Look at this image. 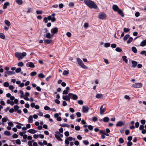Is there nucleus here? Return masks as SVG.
Here are the masks:
<instances>
[{
    "label": "nucleus",
    "mask_w": 146,
    "mask_h": 146,
    "mask_svg": "<svg viewBox=\"0 0 146 146\" xmlns=\"http://www.w3.org/2000/svg\"><path fill=\"white\" fill-rule=\"evenodd\" d=\"M85 4L90 9H97V6L96 5L93 1L90 0H84V1Z\"/></svg>",
    "instance_id": "nucleus-1"
},
{
    "label": "nucleus",
    "mask_w": 146,
    "mask_h": 146,
    "mask_svg": "<svg viewBox=\"0 0 146 146\" xmlns=\"http://www.w3.org/2000/svg\"><path fill=\"white\" fill-rule=\"evenodd\" d=\"M27 53L25 52H23L22 53H19V52H16L15 53V56L17 58H18L19 59H22L24 57L26 56Z\"/></svg>",
    "instance_id": "nucleus-2"
},
{
    "label": "nucleus",
    "mask_w": 146,
    "mask_h": 146,
    "mask_svg": "<svg viewBox=\"0 0 146 146\" xmlns=\"http://www.w3.org/2000/svg\"><path fill=\"white\" fill-rule=\"evenodd\" d=\"M77 61L78 62V64L82 68L84 69L87 68V66L85 65L83 63L82 60L80 58H77Z\"/></svg>",
    "instance_id": "nucleus-3"
},
{
    "label": "nucleus",
    "mask_w": 146,
    "mask_h": 146,
    "mask_svg": "<svg viewBox=\"0 0 146 146\" xmlns=\"http://www.w3.org/2000/svg\"><path fill=\"white\" fill-rule=\"evenodd\" d=\"M106 17V15L104 13L102 12L100 13L98 15V18L102 20L105 19Z\"/></svg>",
    "instance_id": "nucleus-4"
},
{
    "label": "nucleus",
    "mask_w": 146,
    "mask_h": 146,
    "mask_svg": "<svg viewBox=\"0 0 146 146\" xmlns=\"http://www.w3.org/2000/svg\"><path fill=\"white\" fill-rule=\"evenodd\" d=\"M143 84L141 83H137L133 84L132 87L135 88H139L142 87Z\"/></svg>",
    "instance_id": "nucleus-5"
},
{
    "label": "nucleus",
    "mask_w": 146,
    "mask_h": 146,
    "mask_svg": "<svg viewBox=\"0 0 146 146\" xmlns=\"http://www.w3.org/2000/svg\"><path fill=\"white\" fill-rule=\"evenodd\" d=\"M106 108V105L105 104H103L101 106L100 109V113L101 115L104 114V112L105 111Z\"/></svg>",
    "instance_id": "nucleus-6"
},
{
    "label": "nucleus",
    "mask_w": 146,
    "mask_h": 146,
    "mask_svg": "<svg viewBox=\"0 0 146 146\" xmlns=\"http://www.w3.org/2000/svg\"><path fill=\"white\" fill-rule=\"evenodd\" d=\"M72 94L71 93H70L68 94V95L63 96L62 99L66 101H69L70 102V95Z\"/></svg>",
    "instance_id": "nucleus-7"
},
{
    "label": "nucleus",
    "mask_w": 146,
    "mask_h": 146,
    "mask_svg": "<svg viewBox=\"0 0 146 146\" xmlns=\"http://www.w3.org/2000/svg\"><path fill=\"white\" fill-rule=\"evenodd\" d=\"M51 32L53 35L54 34L57 33L58 32V29L56 27H54L51 29Z\"/></svg>",
    "instance_id": "nucleus-8"
},
{
    "label": "nucleus",
    "mask_w": 146,
    "mask_h": 146,
    "mask_svg": "<svg viewBox=\"0 0 146 146\" xmlns=\"http://www.w3.org/2000/svg\"><path fill=\"white\" fill-rule=\"evenodd\" d=\"M82 110L83 113H87L88 111L89 108L87 106H83L82 107Z\"/></svg>",
    "instance_id": "nucleus-9"
},
{
    "label": "nucleus",
    "mask_w": 146,
    "mask_h": 146,
    "mask_svg": "<svg viewBox=\"0 0 146 146\" xmlns=\"http://www.w3.org/2000/svg\"><path fill=\"white\" fill-rule=\"evenodd\" d=\"M26 65L27 67H29L31 68H34L35 67V65L31 62H28L27 63Z\"/></svg>",
    "instance_id": "nucleus-10"
},
{
    "label": "nucleus",
    "mask_w": 146,
    "mask_h": 146,
    "mask_svg": "<svg viewBox=\"0 0 146 146\" xmlns=\"http://www.w3.org/2000/svg\"><path fill=\"white\" fill-rule=\"evenodd\" d=\"M72 95H70V98L74 100H76L78 98V97L76 94H73L71 93Z\"/></svg>",
    "instance_id": "nucleus-11"
},
{
    "label": "nucleus",
    "mask_w": 146,
    "mask_h": 146,
    "mask_svg": "<svg viewBox=\"0 0 146 146\" xmlns=\"http://www.w3.org/2000/svg\"><path fill=\"white\" fill-rule=\"evenodd\" d=\"M10 3L9 2H6L4 3V5L3 7V8L4 9L7 8V7L10 5Z\"/></svg>",
    "instance_id": "nucleus-12"
},
{
    "label": "nucleus",
    "mask_w": 146,
    "mask_h": 146,
    "mask_svg": "<svg viewBox=\"0 0 146 146\" xmlns=\"http://www.w3.org/2000/svg\"><path fill=\"white\" fill-rule=\"evenodd\" d=\"M113 10L115 11H117L119 9L118 6L115 5H114L112 7Z\"/></svg>",
    "instance_id": "nucleus-13"
},
{
    "label": "nucleus",
    "mask_w": 146,
    "mask_h": 146,
    "mask_svg": "<svg viewBox=\"0 0 146 146\" xmlns=\"http://www.w3.org/2000/svg\"><path fill=\"white\" fill-rule=\"evenodd\" d=\"M45 36L47 38H50L53 37V35H51L50 33H48L46 34Z\"/></svg>",
    "instance_id": "nucleus-14"
},
{
    "label": "nucleus",
    "mask_w": 146,
    "mask_h": 146,
    "mask_svg": "<svg viewBox=\"0 0 146 146\" xmlns=\"http://www.w3.org/2000/svg\"><path fill=\"white\" fill-rule=\"evenodd\" d=\"M117 11L118 12L119 14L120 15L121 17H124V14L123 13V11L121 9H119Z\"/></svg>",
    "instance_id": "nucleus-15"
},
{
    "label": "nucleus",
    "mask_w": 146,
    "mask_h": 146,
    "mask_svg": "<svg viewBox=\"0 0 146 146\" xmlns=\"http://www.w3.org/2000/svg\"><path fill=\"white\" fill-rule=\"evenodd\" d=\"M132 64V67L133 68L135 67L137 65V62L133 60L131 62Z\"/></svg>",
    "instance_id": "nucleus-16"
},
{
    "label": "nucleus",
    "mask_w": 146,
    "mask_h": 146,
    "mask_svg": "<svg viewBox=\"0 0 146 146\" xmlns=\"http://www.w3.org/2000/svg\"><path fill=\"white\" fill-rule=\"evenodd\" d=\"M124 125V124L122 121H119L116 124V125L117 127H121Z\"/></svg>",
    "instance_id": "nucleus-17"
},
{
    "label": "nucleus",
    "mask_w": 146,
    "mask_h": 146,
    "mask_svg": "<svg viewBox=\"0 0 146 146\" xmlns=\"http://www.w3.org/2000/svg\"><path fill=\"white\" fill-rule=\"evenodd\" d=\"M33 122V117L32 115H30L28 118V122L29 123H32Z\"/></svg>",
    "instance_id": "nucleus-18"
},
{
    "label": "nucleus",
    "mask_w": 146,
    "mask_h": 146,
    "mask_svg": "<svg viewBox=\"0 0 146 146\" xmlns=\"http://www.w3.org/2000/svg\"><path fill=\"white\" fill-rule=\"evenodd\" d=\"M134 121H132L130 122V124L132 125L130 126L129 127V128L131 129H133L135 128V127L134 125Z\"/></svg>",
    "instance_id": "nucleus-19"
},
{
    "label": "nucleus",
    "mask_w": 146,
    "mask_h": 146,
    "mask_svg": "<svg viewBox=\"0 0 146 146\" xmlns=\"http://www.w3.org/2000/svg\"><path fill=\"white\" fill-rule=\"evenodd\" d=\"M146 45V40H143L140 44V46L143 47Z\"/></svg>",
    "instance_id": "nucleus-20"
},
{
    "label": "nucleus",
    "mask_w": 146,
    "mask_h": 146,
    "mask_svg": "<svg viewBox=\"0 0 146 146\" xmlns=\"http://www.w3.org/2000/svg\"><path fill=\"white\" fill-rule=\"evenodd\" d=\"M27 131L31 133L32 134H34L36 133V131L35 129H31L28 130Z\"/></svg>",
    "instance_id": "nucleus-21"
},
{
    "label": "nucleus",
    "mask_w": 146,
    "mask_h": 146,
    "mask_svg": "<svg viewBox=\"0 0 146 146\" xmlns=\"http://www.w3.org/2000/svg\"><path fill=\"white\" fill-rule=\"evenodd\" d=\"M5 73H6L8 75H13L15 74V72L14 71H8L5 72Z\"/></svg>",
    "instance_id": "nucleus-22"
},
{
    "label": "nucleus",
    "mask_w": 146,
    "mask_h": 146,
    "mask_svg": "<svg viewBox=\"0 0 146 146\" xmlns=\"http://www.w3.org/2000/svg\"><path fill=\"white\" fill-rule=\"evenodd\" d=\"M52 41V40L45 39L44 40V42L47 44H50Z\"/></svg>",
    "instance_id": "nucleus-23"
},
{
    "label": "nucleus",
    "mask_w": 146,
    "mask_h": 146,
    "mask_svg": "<svg viewBox=\"0 0 146 146\" xmlns=\"http://www.w3.org/2000/svg\"><path fill=\"white\" fill-rule=\"evenodd\" d=\"M60 125L62 127H69V125L67 124L62 123Z\"/></svg>",
    "instance_id": "nucleus-24"
},
{
    "label": "nucleus",
    "mask_w": 146,
    "mask_h": 146,
    "mask_svg": "<svg viewBox=\"0 0 146 146\" xmlns=\"http://www.w3.org/2000/svg\"><path fill=\"white\" fill-rule=\"evenodd\" d=\"M132 51L135 53H137V50L136 48L134 46H133L132 48Z\"/></svg>",
    "instance_id": "nucleus-25"
},
{
    "label": "nucleus",
    "mask_w": 146,
    "mask_h": 146,
    "mask_svg": "<svg viewBox=\"0 0 146 146\" xmlns=\"http://www.w3.org/2000/svg\"><path fill=\"white\" fill-rule=\"evenodd\" d=\"M4 22L5 24L8 26H10L11 25V23L8 20H5Z\"/></svg>",
    "instance_id": "nucleus-26"
},
{
    "label": "nucleus",
    "mask_w": 146,
    "mask_h": 146,
    "mask_svg": "<svg viewBox=\"0 0 146 146\" xmlns=\"http://www.w3.org/2000/svg\"><path fill=\"white\" fill-rule=\"evenodd\" d=\"M109 120V119L108 117H105L103 119V121L105 122H108Z\"/></svg>",
    "instance_id": "nucleus-27"
},
{
    "label": "nucleus",
    "mask_w": 146,
    "mask_h": 146,
    "mask_svg": "<svg viewBox=\"0 0 146 146\" xmlns=\"http://www.w3.org/2000/svg\"><path fill=\"white\" fill-rule=\"evenodd\" d=\"M133 38L132 37H130L128 40L127 42V44H129L133 40Z\"/></svg>",
    "instance_id": "nucleus-28"
},
{
    "label": "nucleus",
    "mask_w": 146,
    "mask_h": 146,
    "mask_svg": "<svg viewBox=\"0 0 146 146\" xmlns=\"http://www.w3.org/2000/svg\"><path fill=\"white\" fill-rule=\"evenodd\" d=\"M129 35L128 34L125 35L123 38V40L124 41L126 40H127V39L129 38Z\"/></svg>",
    "instance_id": "nucleus-29"
},
{
    "label": "nucleus",
    "mask_w": 146,
    "mask_h": 146,
    "mask_svg": "<svg viewBox=\"0 0 146 146\" xmlns=\"http://www.w3.org/2000/svg\"><path fill=\"white\" fill-rule=\"evenodd\" d=\"M103 96L102 94H98L96 96V98L100 99L103 97Z\"/></svg>",
    "instance_id": "nucleus-30"
},
{
    "label": "nucleus",
    "mask_w": 146,
    "mask_h": 146,
    "mask_svg": "<svg viewBox=\"0 0 146 146\" xmlns=\"http://www.w3.org/2000/svg\"><path fill=\"white\" fill-rule=\"evenodd\" d=\"M38 77L40 78H43L45 77V76L43 73H40L38 74Z\"/></svg>",
    "instance_id": "nucleus-31"
},
{
    "label": "nucleus",
    "mask_w": 146,
    "mask_h": 146,
    "mask_svg": "<svg viewBox=\"0 0 146 146\" xmlns=\"http://www.w3.org/2000/svg\"><path fill=\"white\" fill-rule=\"evenodd\" d=\"M4 133L5 135L7 136H10L11 135L10 132L7 131H5Z\"/></svg>",
    "instance_id": "nucleus-32"
},
{
    "label": "nucleus",
    "mask_w": 146,
    "mask_h": 146,
    "mask_svg": "<svg viewBox=\"0 0 146 146\" xmlns=\"http://www.w3.org/2000/svg\"><path fill=\"white\" fill-rule=\"evenodd\" d=\"M16 2L19 5H21L23 3L22 0H15Z\"/></svg>",
    "instance_id": "nucleus-33"
},
{
    "label": "nucleus",
    "mask_w": 146,
    "mask_h": 146,
    "mask_svg": "<svg viewBox=\"0 0 146 146\" xmlns=\"http://www.w3.org/2000/svg\"><path fill=\"white\" fill-rule=\"evenodd\" d=\"M0 38L3 39H4L5 38V35L2 33H0Z\"/></svg>",
    "instance_id": "nucleus-34"
},
{
    "label": "nucleus",
    "mask_w": 146,
    "mask_h": 146,
    "mask_svg": "<svg viewBox=\"0 0 146 146\" xmlns=\"http://www.w3.org/2000/svg\"><path fill=\"white\" fill-rule=\"evenodd\" d=\"M68 74L69 72L68 71L65 70L63 71L62 74L64 75H66Z\"/></svg>",
    "instance_id": "nucleus-35"
},
{
    "label": "nucleus",
    "mask_w": 146,
    "mask_h": 146,
    "mask_svg": "<svg viewBox=\"0 0 146 146\" xmlns=\"http://www.w3.org/2000/svg\"><path fill=\"white\" fill-rule=\"evenodd\" d=\"M36 74L37 73L36 72L33 71L30 74V75L32 76H35Z\"/></svg>",
    "instance_id": "nucleus-36"
},
{
    "label": "nucleus",
    "mask_w": 146,
    "mask_h": 146,
    "mask_svg": "<svg viewBox=\"0 0 146 146\" xmlns=\"http://www.w3.org/2000/svg\"><path fill=\"white\" fill-rule=\"evenodd\" d=\"M130 31V29L128 28H125L123 29V31L124 32L127 33Z\"/></svg>",
    "instance_id": "nucleus-37"
},
{
    "label": "nucleus",
    "mask_w": 146,
    "mask_h": 146,
    "mask_svg": "<svg viewBox=\"0 0 146 146\" xmlns=\"http://www.w3.org/2000/svg\"><path fill=\"white\" fill-rule=\"evenodd\" d=\"M115 50L116 51L118 52H121L122 51V49L118 47H117L115 49Z\"/></svg>",
    "instance_id": "nucleus-38"
},
{
    "label": "nucleus",
    "mask_w": 146,
    "mask_h": 146,
    "mask_svg": "<svg viewBox=\"0 0 146 146\" xmlns=\"http://www.w3.org/2000/svg\"><path fill=\"white\" fill-rule=\"evenodd\" d=\"M7 120H8V119L7 117H3L2 119V121L3 122H6Z\"/></svg>",
    "instance_id": "nucleus-39"
},
{
    "label": "nucleus",
    "mask_w": 146,
    "mask_h": 146,
    "mask_svg": "<svg viewBox=\"0 0 146 146\" xmlns=\"http://www.w3.org/2000/svg\"><path fill=\"white\" fill-rule=\"evenodd\" d=\"M14 108L15 110V111H16L17 110L19 109V107L18 106L16 105L14 106Z\"/></svg>",
    "instance_id": "nucleus-40"
},
{
    "label": "nucleus",
    "mask_w": 146,
    "mask_h": 146,
    "mask_svg": "<svg viewBox=\"0 0 146 146\" xmlns=\"http://www.w3.org/2000/svg\"><path fill=\"white\" fill-rule=\"evenodd\" d=\"M119 141L120 143H124V140L123 138H120L119 139Z\"/></svg>",
    "instance_id": "nucleus-41"
},
{
    "label": "nucleus",
    "mask_w": 146,
    "mask_h": 146,
    "mask_svg": "<svg viewBox=\"0 0 146 146\" xmlns=\"http://www.w3.org/2000/svg\"><path fill=\"white\" fill-rule=\"evenodd\" d=\"M84 27L85 28H87L89 27V24L88 23H84Z\"/></svg>",
    "instance_id": "nucleus-42"
},
{
    "label": "nucleus",
    "mask_w": 146,
    "mask_h": 146,
    "mask_svg": "<svg viewBox=\"0 0 146 146\" xmlns=\"http://www.w3.org/2000/svg\"><path fill=\"white\" fill-rule=\"evenodd\" d=\"M84 144L86 145H87L89 144V142L87 140H84L83 141Z\"/></svg>",
    "instance_id": "nucleus-43"
},
{
    "label": "nucleus",
    "mask_w": 146,
    "mask_h": 146,
    "mask_svg": "<svg viewBox=\"0 0 146 146\" xmlns=\"http://www.w3.org/2000/svg\"><path fill=\"white\" fill-rule=\"evenodd\" d=\"M24 64L22 62H19L18 64V66H23Z\"/></svg>",
    "instance_id": "nucleus-44"
},
{
    "label": "nucleus",
    "mask_w": 146,
    "mask_h": 146,
    "mask_svg": "<svg viewBox=\"0 0 146 146\" xmlns=\"http://www.w3.org/2000/svg\"><path fill=\"white\" fill-rule=\"evenodd\" d=\"M75 129L77 131H79L80 129V126L78 125L75 127Z\"/></svg>",
    "instance_id": "nucleus-45"
},
{
    "label": "nucleus",
    "mask_w": 146,
    "mask_h": 146,
    "mask_svg": "<svg viewBox=\"0 0 146 146\" xmlns=\"http://www.w3.org/2000/svg\"><path fill=\"white\" fill-rule=\"evenodd\" d=\"M4 86L5 87H8L9 86V84L8 82H6L4 83Z\"/></svg>",
    "instance_id": "nucleus-46"
},
{
    "label": "nucleus",
    "mask_w": 146,
    "mask_h": 146,
    "mask_svg": "<svg viewBox=\"0 0 146 146\" xmlns=\"http://www.w3.org/2000/svg\"><path fill=\"white\" fill-rule=\"evenodd\" d=\"M21 68H17L15 70V72L17 73H18L21 72Z\"/></svg>",
    "instance_id": "nucleus-47"
},
{
    "label": "nucleus",
    "mask_w": 146,
    "mask_h": 146,
    "mask_svg": "<svg viewBox=\"0 0 146 146\" xmlns=\"http://www.w3.org/2000/svg\"><path fill=\"white\" fill-rule=\"evenodd\" d=\"M68 5L71 7H73L74 6V4L73 2H70L69 3Z\"/></svg>",
    "instance_id": "nucleus-48"
},
{
    "label": "nucleus",
    "mask_w": 146,
    "mask_h": 146,
    "mask_svg": "<svg viewBox=\"0 0 146 146\" xmlns=\"http://www.w3.org/2000/svg\"><path fill=\"white\" fill-rule=\"evenodd\" d=\"M110 45V44L109 43H106L105 44L104 46L105 47H109Z\"/></svg>",
    "instance_id": "nucleus-49"
},
{
    "label": "nucleus",
    "mask_w": 146,
    "mask_h": 146,
    "mask_svg": "<svg viewBox=\"0 0 146 146\" xmlns=\"http://www.w3.org/2000/svg\"><path fill=\"white\" fill-rule=\"evenodd\" d=\"M16 143L18 145H20L21 144V142L20 139H17L16 141Z\"/></svg>",
    "instance_id": "nucleus-50"
},
{
    "label": "nucleus",
    "mask_w": 146,
    "mask_h": 146,
    "mask_svg": "<svg viewBox=\"0 0 146 146\" xmlns=\"http://www.w3.org/2000/svg\"><path fill=\"white\" fill-rule=\"evenodd\" d=\"M44 109L45 110H48L50 109V108L48 106H46L44 107Z\"/></svg>",
    "instance_id": "nucleus-51"
},
{
    "label": "nucleus",
    "mask_w": 146,
    "mask_h": 146,
    "mask_svg": "<svg viewBox=\"0 0 146 146\" xmlns=\"http://www.w3.org/2000/svg\"><path fill=\"white\" fill-rule=\"evenodd\" d=\"M88 129L90 130H92L93 129V127L91 125H89L88 126Z\"/></svg>",
    "instance_id": "nucleus-52"
},
{
    "label": "nucleus",
    "mask_w": 146,
    "mask_h": 146,
    "mask_svg": "<svg viewBox=\"0 0 146 146\" xmlns=\"http://www.w3.org/2000/svg\"><path fill=\"white\" fill-rule=\"evenodd\" d=\"M36 13L37 14H41L42 13V12L41 11L37 10L36 11Z\"/></svg>",
    "instance_id": "nucleus-53"
},
{
    "label": "nucleus",
    "mask_w": 146,
    "mask_h": 146,
    "mask_svg": "<svg viewBox=\"0 0 146 146\" xmlns=\"http://www.w3.org/2000/svg\"><path fill=\"white\" fill-rule=\"evenodd\" d=\"M76 115L78 117H80L81 116V113L80 112H77L76 113Z\"/></svg>",
    "instance_id": "nucleus-54"
},
{
    "label": "nucleus",
    "mask_w": 146,
    "mask_h": 146,
    "mask_svg": "<svg viewBox=\"0 0 146 146\" xmlns=\"http://www.w3.org/2000/svg\"><path fill=\"white\" fill-rule=\"evenodd\" d=\"M78 103L80 105H82L83 104V102L82 100H78Z\"/></svg>",
    "instance_id": "nucleus-55"
},
{
    "label": "nucleus",
    "mask_w": 146,
    "mask_h": 146,
    "mask_svg": "<svg viewBox=\"0 0 146 146\" xmlns=\"http://www.w3.org/2000/svg\"><path fill=\"white\" fill-rule=\"evenodd\" d=\"M111 47L113 48H115L116 47L117 45L115 44H112L111 45Z\"/></svg>",
    "instance_id": "nucleus-56"
},
{
    "label": "nucleus",
    "mask_w": 146,
    "mask_h": 146,
    "mask_svg": "<svg viewBox=\"0 0 146 146\" xmlns=\"http://www.w3.org/2000/svg\"><path fill=\"white\" fill-rule=\"evenodd\" d=\"M19 92H20V93L21 94V98H23L24 96V92H23V91L22 90H20L19 91Z\"/></svg>",
    "instance_id": "nucleus-57"
},
{
    "label": "nucleus",
    "mask_w": 146,
    "mask_h": 146,
    "mask_svg": "<svg viewBox=\"0 0 146 146\" xmlns=\"http://www.w3.org/2000/svg\"><path fill=\"white\" fill-rule=\"evenodd\" d=\"M18 137V135L16 133H14L13 135V138H17Z\"/></svg>",
    "instance_id": "nucleus-58"
},
{
    "label": "nucleus",
    "mask_w": 146,
    "mask_h": 146,
    "mask_svg": "<svg viewBox=\"0 0 146 146\" xmlns=\"http://www.w3.org/2000/svg\"><path fill=\"white\" fill-rule=\"evenodd\" d=\"M98 120V118L96 117H94L92 118V121L94 122Z\"/></svg>",
    "instance_id": "nucleus-59"
},
{
    "label": "nucleus",
    "mask_w": 146,
    "mask_h": 146,
    "mask_svg": "<svg viewBox=\"0 0 146 146\" xmlns=\"http://www.w3.org/2000/svg\"><path fill=\"white\" fill-rule=\"evenodd\" d=\"M132 145L131 142L129 141L127 142V146H131Z\"/></svg>",
    "instance_id": "nucleus-60"
},
{
    "label": "nucleus",
    "mask_w": 146,
    "mask_h": 146,
    "mask_svg": "<svg viewBox=\"0 0 146 146\" xmlns=\"http://www.w3.org/2000/svg\"><path fill=\"white\" fill-rule=\"evenodd\" d=\"M141 123L143 125H144L145 123V120L144 119H142L140 121Z\"/></svg>",
    "instance_id": "nucleus-61"
},
{
    "label": "nucleus",
    "mask_w": 146,
    "mask_h": 146,
    "mask_svg": "<svg viewBox=\"0 0 146 146\" xmlns=\"http://www.w3.org/2000/svg\"><path fill=\"white\" fill-rule=\"evenodd\" d=\"M28 144L29 146H33L32 141H28Z\"/></svg>",
    "instance_id": "nucleus-62"
},
{
    "label": "nucleus",
    "mask_w": 146,
    "mask_h": 146,
    "mask_svg": "<svg viewBox=\"0 0 146 146\" xmlns=\"http://www.w3.org/2000/svg\"><path fill=\"white\" fill-rule=\"evenodd\" d=\"M64 134L66 136L68 137L69 135V133L68 131H66L64 133Z\"/></svg>",
    "instance_id": "nucleus-63"
},
{
    "label": "nucleus",
    "mask_w": 146,
    "mask_h": 146,
    "mask_svg": "<svg viewBox=\"0 0 146 146\" xmlns=\"http://www.w3.org/2000/svg\"><path fill=\"white\" fill-rule=\"evenodd\" d=\"M144 128V126L143 125H141L139 127V129L140 130H142Z\"/></svg>",
    "instance_id": "nucleus-64"
}]
</instances>
